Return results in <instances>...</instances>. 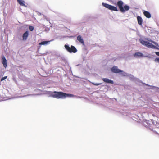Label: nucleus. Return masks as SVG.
<instances>
[{
	"mask_svg": "<svg viewBox=\"0 0 159 159\" xmlns=\"http://www.w3.org/2000/svg\"><path fill=\"white\" fill-rule=\"evenodd\" d=\"M136 58H140L142 57H147L149 58H153L151 56V55L149 54L147 55H144L143 53L140 52H135L133 55Z\"/></svg>",
	"mask_w": 159,
	"mask_h": 159,
	"instance_id": "6e6552de",
	"label": "nucleus"
},
{
	"mask_svg": "<svg viewBox=\"0 0 159 159\" xmlns=\"http://www.w3.org/2000/svg\"><path fill=\"white\" fill-rule=\"evenodd\" d=\"M102 80L104 82L107 84H114V82L113 80L107 78H102Z\"/></svg>",
	"mask_w": 159,
	"mask_h": 159,
	"instance_id": "2eb2a0df",
	"label": "nucleus"
},
{
	"mask_svg": "<svg viewBox=\"0 0 159 159\" xmlns=\"http://www.w3.org/2000/svg\"><path fill=\"white\" fill-rule=\"evenodd\" d=\"M18 3L21 6L26 7L24 0H16Z\"/></svg>",
	"mask_w": 159,
	"mask_h": 159,
	"instance_id": "6ab92c4d",
	"label": "nucleus"
},
{
	"mask_svg": "<svg viewBox=\"0 0 159 159\" xmlns=\"http://www.w3.org/2000/svg\"><path fill=\"white\" fill-rule=\"evenodd\" d=\"M113 99H115L116 101H117V99H116V98H113Z\"/></svg>",
	"mask_w": 159,
	"mask_h": 159,
	"instance_id": "f704fd0d",
	"label": "nucleus"
},
{
	"mask_svg": "<svg viewBox=\"0 0 159 159\" xmlns=\"http://www.w3.org/2000/svg\"><path fill=\"white\" fill-rule=\"evenodd\" d=\"M4 33H5V34H6L5 33V29H4Z\"/></svg>",
	"mask_w": 159,
	"mask_h": 159,
	"instance_id": "4c0bfd02",
	"label": "nucleus"
},
{
	"mask_svg": "<svg viewBox=\"0 0 159 159\" xmlns=\"http://www.w3.org/2000/svg\"><path fill=\"white\" fill-rule=\"evenodd\" d=\"M35 90L36 91H37V90H39V89H38L36 88V89H35Z\"/></svg>",
	"mask_w": 159,
	"mask_h": 159,
	"instance_id": "72a5a7b5",
	"label": "nucleus"
},
{
	"mask_svg": "<svg viewBox=\"0 0 159 159\" xmlns=\"http://www.w3.org/2000/svg\"><path fill=\"white\" fill-rule=\"evenodd\" d=\"M47 94L49 97L56 98L57 99H64L66 97H72L74 95L70 93H67L61 91H47Z\"/></svg>",
	"mask_w": 159,
	"mask_h": 159,
	"instance_id": "f257e3e1",
	"label": "nucleus"
},
{
	"mask_svg": "<svg viewBox=\"0 0 159 159\" xmlns=\"http://www.w3.org/2000/svg\"><path fill=\"white\" fill-rule=\"evenodd\" d=\"M84 18H85L86 19V20H85V21H86L88 20V19L89 18V16H88L87 15H85L84 16Z\"/></svg>",
	"mask_w": 159,
	"mask_h": 159,
	"instance_id": "bb28decb",
	"label": "nucleus"
},
{
	"mask_svg": "<svg viewBox=\"0 0 159 159\" xmlns=\"http://www.w3.org/2000/svg\"><path fill=\"white\" fill-rule=\"evenodd\" d=\"M155 53L157 55L159 56V52H156Z\"/></svg>",
	"mask_w": 159,
	"mask_h": 159,
	"instance_id": "c756f323",
	"label": "nucleus"
},
{
	"mask_svg": "<svg viewBox=\"0 0 159 159\" xmlns=\"http://www.w3.org/2000/svg\"><path fill=\"white\" fill-rule=\"evenodd\" d=\"M145 39L147 41L144 40L142 38L139 39V42L142 45L148 48L159 50V45L157 43L148 38H145Z\"/></svg>",
	"mask_w": 159,
	"mask_h": 159,
	"instance_id": "7ed1b4c3",
	"label": "nucleus"
},
{
	"mask_svg": "<svg viewBox=\"0 0 159 159\" xmlns=\"http://www.w3.org/2000/svg\"><path fill=\"white\" fill-rule=\"evenodd\" d=\"M148 89H151L153 90H155L157 91H158V90L159 89V88L154 86H151V88H148Z\"/></svg>",
	"mask_w": 159,
	"mask_h": 159,
	"instance_id": "412c9836",
	"label": "nucleus"
},
{
	"mask_svg": "<svg viewBox=\"0 0 159 159\" xmlns=\"http://www.w3.org/2000/svg\"><path fill=\"white\" fill-rule=\"evenodd\" d=\"M123 115L128 116L129 118L132 119L135 121H137V120L135 119L136 117L132 115L129 112H125L124 113Z\"/></svg>",
	"mask_w": 159,
	"mask_h": 159,
	"instance_id": "4468645a",
	"label": "nucleus"
},
{
	"mask_svg": "<svg viewBox=\"0 0 159 159\" xmlns=\"http://www.w3.org/2000/svg\"><path fill=\"white\" fill-rule=\"evenodd\" d=\"M77 39L79 42L80 43L82 44L83 46H85L84 40L81 35H79L77 36Z\"/></svg>",
	"mask_w": 159,
	"mask_h": 159,
	"instance_id": "f8f14e48",
	"label": "nucleus"
},
{
	"mask_svg": "<svg viewBox=\"0 0 159 159\" xmlns=\"http://www.w3.org/2000/svg\"><path fill=\"white\" fill-rule=\"evenodd\" d=\"M1 40H2L1 41H2V36H1Z\"/></svg>",
	"mask_w": 159,
	"mask_h": 159,
	"instance_id": "473e14b6",
	"label": "nucleus"
},
{
	"mask_svg": "<svg viewBox=\"0 0 159 159\" xmlns=\"http://www.w3.org/2000/svg\"><path fill=\"white\" fill-rule=\"evenodd\" d=\"M76 77L77 78H80V77H78V76H76Z\"/></svg>",
	"mask_w": 159,
	"mask_h": 159,
	"instance_id": "e433bc0d",
	"label": "nucleus"
},
{
	"mask_svg": "<svg viewBox=\"0 0 159 159\" xmlns=\"http://www.w3.org/2000/svg\"><path fill=\"white\" fill-rule=\"evenodd\" d=\"M128 77H129V79L130 80L132 81H134L136 83H141L144 85H146L149 87H150V88H151V86L152 85H150L148 84H147L143 82L141 80H140L138 78L135 77L132 75L131 74H128Z\"/></svg>",
	"mask_w": 159,
	"mask_h": 159,
	"instance_id": "39448f33",
	"label": "nucleus"
},
{
	"mask_svg": "<svg viewBox=\"0 0 159 159\" xmlns=\"http://www.w3.org/2000/svg\"><path fill=\"white\" fill-rule=\"evenodd\" d=\"M122 71L120 73L123 76L127 77L129 73L124 72V71L122 70Z\"/></svg>",
	"mask_w": 159,
	"mask_h": 159,
	"instance_id": "aec40b11",
	"label": "nucleus"
},
{
	"mask_svg": "<svg viewBox=\"0 0 159 159\" xmlns=\"http://www.w3.org/2000/svg\"><path fill=\"white\" fill-rule=\"evenodd\" d=\"M135 119H136V118ZM137 120H138V119H137Z\"/></svg>",
	"mask_w": 159,
	"mask_h": 159,
	"instance_id": "a19ab883",
	"label": "nucleus"
},
{
	"mask_svg": "<svg viewBox=\"0 0 159 159\" xmlns=\"http://www.w3.org/2000/svg\"><path fill=\"white\" fill-rule=\"evenodd\" d=\"M79 66V64H78L77 65H76V66Z\"/></svg>",
	"mask_w": 159,
	"mask_h": 159,
	"instance_id": "58836bf2",
	"label": "nucleus"
},
{
	"mask_svg": "<svg viewBox=\"0 0 159 159\" xmlns=\"http://www.w3.org/2000/svg\"><path fill=\"white\" fill-rule=\"evenodd\" d=\"M148 89H151L153 90H155L157 91H158V90L159 89V88L154 86H151V88H148Z\"/></svg>",
	"mask_w": 159,
	"mask_h": 159,
	"instance_id": "4be33fe9",
	"label": "nucleus"
},
{
	"mask_svg": "<svg viewBox=\"0 0 159 159\" xmlns=\"http://www.w3.org/2000/svg\"><path fill=\"white\" fill-rule=\"evenodd\" d=\"M143 125L148 129H149L151 131L158 133L157 132L156 129L159 128V123L157 122L154 121L152 119L145 120Z\"/></svg>",
	"mask_w": 159,
	"mask_h": 159,
	"instance_id": "f03ea898",
	"label": "nucleus"
},
{
	"mask_svg": "<svg viewBox=\"0 0 159 159\" xmlns=\"http://www.w3.org/2000/svg\"><path fill=\"white\" fill-rule=\"evenodd\" d=\"M34 95L33 94H30V95H27V96H29V95Z\"/></svg>",
	"mask_w": 159,
	"mask_h": 159,
	"instance_id": "c9c22d12",
	"label": "nucleus"
},
{
	"mask_svg": "<svg viewBox=\"0 0 159 159\" xmlns=\"http://www.w3.org/2000/svg\"><path fill=\"white\" fill-rule=\"evenodd\" d=\"M54 40V39H52L51 40H43L42 41L40 42L39 44V46H41V45H46L50 43V42L53 41Z\"/></svg>",
	"mask_w": 159,
	"mask_h": 159,
	"instance_id": "9d476101",
	"label": "nucleus"
},
{
	"mask_svg": "<svg viewBox=\"0 0 159 159\" xmlns=\"http://www.w3.org/2000/svg\"><path fill=\"white\" fill-rule=\"evenodd\" d=\"M111 0L112 3L117 6L119 11L122 13H125L126 11H128L130 9V7L125 4L123 6L124 2L121 0Z\"/></svg>",
	"mask_w": 159,
	"mask_h": 159,
	"instance_id": "20e7f679",
	"label": "nucleus"
},
{
	"mask_svg": "<svg viewBox=\"0 0 159 159\" xmlns=\"http://www.w3.org/2000/svg\"><path fill=\"white\" fill-rule=\"evenodd\" d=\"M29 29L31 31H32L34 30V27L33 26L29 25Z\"/></svg>",
	"mask_w": 159,
	"mask_h": 159,
	"instance_id": "5701e85b",
	"label": "nucleus"
},
{
	"mask_svg": "<svg viewBox=\"0 0 159 159\" xmlns=\"http://www.w3.org/2000/svg\"><path fill=\"white\" fill-rule=\"evenodd\" d=\"M1 62L3 66L6 68L7 66V61L5 57L3 55H2L1 56Z\"/></svg>",
	"mask_w": 159,
	"mask_h": 159,
	"instance_id": "9b49d317",
	"label": "nucleus"
},
{
	"mask_svg": "<svg viewBox=\"0 0 159 159\" xmlns=\"http://www.w3.org/2000/svg\"><path fill=\"white\" fill-rule=\"evenodd\" d=\"M148 30H150L151 31V30H150V29H151V28L150 27H148Z\"/></svg>",
	"mask_w": 159,
	"mask_h": 159,
	"instance_id": "7c9ffc66",
	"label": "nucleus"
},
{
	"mask_svg": "<svg viewBox=\"0 0 159 159\" xmlns=\"http://www.w3.org/2000/svg\"><path fill=\"white\" fill-rule=\"evenodd\" d=\"M102 5L106 8H107L112 11H117L118 10L116 7L109 4L107 3L102 2Z\"/></svg>",
	"mask_w": 159,
	"mask_h": 159,
	"instance_id": "0eeeda50",
	"label": "nucleus"
},
{
	"mask_svg": "<svg viewBox=\"0 0 159 159\" xmlns=\"http://www.w3.org/2000/svg\"><path fill=\"white\" fill-rule=\"evenodd\" d=\"M45 30L46 31H47V30L48 31H49V29H45Z\"/></svg>",
	"mask_w": 159,
	"mask_h": 159,
	"instance_id": "2f4dec72",
	"label": "nucleus"
},
{
	"mask_svg": "<svg viewBox=\"0 0 159 159\" xmlns=\"http://www.w3.org/2000/svg\"><path fill=\"white\" fill-rule=\"evenodd\" d=\"M111 71L112 73L118 74L122 71V70L118 68L117 66H114L111 69Z\"/></svg>",
	"mask_w": 159,
	"mask_h": 159,
	"instance_id": "1a4fd4ad",
	"label": "nucleus"
},
{
	"mask_svg": "<svg viewBox=\"0 0 159 159\" xmlns=\"http://www.w3.org/2000/svg\"><path fill=\"white\" fill-rule=\"evenodd\" d=\"M144 15L147 18H149L151 17V15L150 13L148 11L145 10L143 11Z\"/></svg>",
	"mask_w": 159,
	"mask_h": 159,
	"instance_id": "f3484780",
	"label": "nucleus"
},
{
	"mask_svg": "<svg viewBox=\"0 0 159 159\" xmlns=\"http://www.w3.org/2000/svg\"><path fill=\"white\" fill-rule=\"evenodd\" d=\"M154 61L156 62L159 63V57H156L154 59Z\"/></svg>",
	"mask_w": 159,
	"mask_h": 159,
	"instance_id": "393cba45",
	"label": "nucleus"
},
{
	"mask_svg": "<svg viewBox=\"0 0 159 159\" xmlns=\"http://www.w3.org/2000/svg\"><path fill=\"white\" fill-rule=\"evenodd\" d=\"M29 35V31L28 30L26 31L22 35V39L23 41L26 40Z\"/></svg>",
	"mask_w": 159,
	"mask_h": 159,
	"instance_id": "dca6fc26",
	"label": "nucleus"
},
{
	"mask_svg": "<svg viewBox=\"0 0 159 159\" xmlns=\"http://www.w3.org/2000/svg\"><path fill=\"white\" fill-rule=\"evenodd\" d=\"M4 73L2 71L0 72V76L1 77L3 76V75L4 74Z\"/></svg>",
	"mask_w": 159,
	"mask_h": 159,
	"instance_id": "c85d7f7f",
	"label": "nucleus"
},
{
	"mask_svg": "<svg viewBox=\"0 0 159 159\" xmlns=\"http://www.w3.org/2000/svg\"><path fill=\"white\" fill-rule=\"evenodd\" d=\"M64 47L66 51L69 53H75L77 52L76 48L74 46L71 45L70 46L68 43L65 44Z\"/></svg>",
	"mask_w": 159,
	"mask_h": 159,
	"instance_id": "423d86ee",
	"label": "nucleus"
},
{
	"mask_svg": "<svg viewBox=\"0 0 159 159\" xmlns=\"http://www.w3.org/2000/svg\"><path fill=\"white\" fill-rule=\"evenodd\" d=\"M135 116H136V117H137V116L136 115H135Z\"/></svg>",
	"mask_w": 159,
	"mask_h": 159,
	"instance_id": "ea45409f",
	"label": "nucleus"
},
{
	"mask_svg": "<svg viewBox=\"0 0 159 159\" xmlns=\"http://www.w3.org/2000/svg\"><path fill=\"white\" fill-rule=\"evenodd\" d=\"M88 52L86 48H84L83 49V53L82 54V57L83 61H85V58L86 57V55L88 54Z\"/></svg>",
	"mask_w": 159,
	"mask_h": 159,
	"instance_id": "ddd939ff",
	"label": "nucleus"
},
{
	"mask_svg": "<svg viewBox=\"0 0 159 159\" xmlns=\"http://www.w3.org/2000/svg\"><path fill=\"white\" fill-rule=\"evenodd\" d=\"M7 76H5L4 77H3L1 79V81H2L6 79L7 78Z\"/></svg>",
	"mask_w": 159,
	"mask_h": 159,
	"instance_id": "a878e982",
	"label": "nucleus"
},
{
	"mask_svg": "<svg viewBox=\"0 0 159 159\" xmlns=\"http://www.w3.org/2000/svg\"><path fill=\"white\" fill-rule=\"evenodd\" d=\"M137 18L138 24L142 26L143 21L142 18L139 16H137Z\"/></svg>",
	"mask_w": 159,
	"mask_h": 159,
	"instance_id": "a211bd4d",
	"label": "nucleus"
},
{
	"mask_svg": "<svg viewBox=\"0 0 159 159\" xmlns=\"http://www.w3.org/2000/svg\"><path fill=\"white\" fill-rule=\"evenodd\" d=\"M40 48V46H39L38 47V50L37 51V53H39V49Z\"/></svg>",
	"mask_w": 159,
	"mask_h": 159,
	"instance_id": "cd10ccee",
	"label": "nucleus"
},
{
	"mask_svg": "<svg viewBox=\"0 0 159 159\" xmlns=\"http://www.w3.org/2000/svg\"><path fill=\"white\" fill-rule=\"evenodd\" d=\"M93 85L95 86H98L100 85H101L102 83H95L94 82H90Z\"/></svg>",
	"mask_w": 159,
	"mask_h": 159,
	"instance_id": "b1692460",
	"label": "nucleus"
}]
</instances>
